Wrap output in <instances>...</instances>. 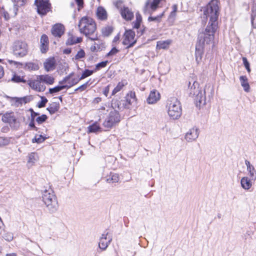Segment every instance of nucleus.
I'll return each instance as SVG.
<instances>
[{
  "label": "nucleus",
  "mask_w": 256,
  "mask_h": 256,
  "mask_svg": "<svg viewBox=\"0 0 256 256\" xmlns=\"http://www.w3.org/2000/svg\"><path fill=\"white\" fill-rule=\"evenodd\" d=\"M78 27L80 33L84 34L90 40H97L96 35H94L96 26L92 18L88 16L82 17L79 21Z\"/></svg>",
  "instance_id": "obj_1"
},
{
  "label": "nucleus",
  "mask_w": 256,
  "mask_h": 256,
  "mask_svg": "<svg viewBox=\"0 0 256 256\" xmlns=\"http://www.w3.org/2000/svg\"><path fill=\"white\" fill-rule=\"evenodd\" d=\"M220 8L218 0H211L210 2L204 8V14L210 18L208 24H216L220 14Z\"/></svg>",
  "instance_id": "obj_2"
},
{
  "label": "nucleus",
  "mask_w": 256,
  "mask_h": 256,
  "mask_svg": "<svg viewBox=\"0 0 256 256\" xmlns=\"http://www.w3.org/2000/svg\"><path fill=\"white\" fill-rule=\"evenodd\" d=\"M218 28L216 24H208L204 31L199 33L197 43L204 46L212 44Z\"/></svg>",
  "instance_id": "obj_3"
},
{
  "label": "nucleus",
  "mask_w": 256,
  "mask_h": 256,
  "mask_svg": "<svg viewBox=\"0 0 256 256\" xmlns=\"http://www.w3.org/2000/svg\"><path fill=\"white\" fill-rule=\"evenodd\" d=\"M166 108L168 116L174 120L178 119L182 112L180 103L177 98H170L167 100Z\"/></svg>",
  "instance_id": "obj_4"
},
{
  "label": "nucleus",
  "mask_w": 256,
  "mask_h": 256,
  "mask_svg": "<svg viewBox=\"0 0 256 256\" xmlns=\"http://www.w3.org/2000/svg\"><path fill=\"white\" fill-rule=\"evenodd\" d=\"M42 200L50 212H56L58 208L56 198L51 189L46 190L42 194Z\"/></svg>",
  "instance_id": "obj_5"
},
{
  "label": "nucleus",
  "mask_w": 256,
  "mask_h": 256,
  "mask_svg": "<svg viewBox=\"0 0 256 256\" xmlns=\"http://www.w3.org/2000/svg\"><path fill=\"white\" fill-rule=\"evenodd\" d=\"M188 88L190 96H196V100L200 104H205L206 97L204 96L202 91L199 88L198 82H194L191 86V82H189Z\"/></svg>",
  "instance_id": "obj_6"
},
{
  "label": "nucleus",
  "mask_w": 256,
  "mask_h": 256,
  "mask_svg": "<svg viewBox=\"0 0 256 256\" xmlns=\"http://www.w3.org/2000/svg\"><path fill=\"white\" fill-rule=\"evenodd\" d=\"M12 51L14 55L22 57L26 55L28 52V46L24 41L16 40L12 46Z\"/></svg>",
  "instance_id": "obj_7"
},
{
  "label": "nucleus",
  "mask_w": 256,
  "mask_h": 256,
  "mask_svg": "<svg viewBox=\"0 0 256 256\" xmlns=\"http://www.w3.org/2000/svg\"><path fill=\"white\" fill-rule=\"evenodd\" d=\"M120 121V116L118 112L116 110H114L110 113L104 122L103 125L105 128H110Z\"/></svg>",
  "instance_id": "obj_8"
},
{
  "label": "nucleus",
  "mask_w": 256,
  "mask_h": 256,
  "mask_svg": "<svg viewBox=\"0 0 256 256\" xmlns=\"http://www.w3.org/2000/svg\"><path fill=\"white\" fill-rule=\"evenodd\" d=\"M34 4L38 12L42 16L46 14L50 10V4L48 0H35Z\"/></svg>",
  "instance_id": "obj_9"
},
{
  "label": "nucleus",
  "mask_w": 256,
  "mask_h": 256,
  "mask_svg": "<svg viewBox=\"0 0 256 256\" xmlns=\"http://www.w3.org/2000/svg\"><path fill=\"white\" fill-rule=\"evenodd\" d=\"M40 76H37L34 80H30L28 81V84L32 89L36 92H44L46 86L44 84L42 80L40 78Z\"/></svg>",
  "instance_id": "obj_10"
},
{
  "label": "nucleus",
  "mask_w": 256,
  "mask_h": 256,
  "mask_svg": "<svg viewBox=\"0 0 256 256\" xmlns=\"http://www.w3.org/2000/svg\"><path fill=\"white\" fill-rule=\"evenodd\" d=\"M135 32L132 30H126L124 34V40L122 44L127 45V48H131L136 44V40L134 39Z\"/></svg>",
  "instance_id": "obj_11"
},
{
  "label": "nucleus",
  "mask_w": 256,
  "mask_h": 256,
  "mask_svg": "<svg viewBox=\"0 0 256 256\" xmlns=\"http://www.w3.org/2000/svg\"><path fill=\"white\" fill-rule=\"evenodd\" d=\"M199 136V129L196 126L190 128L186 134L185 139L188 142L196 140Z\"/></svg>",
  "instance_id": "obj_12"
},
{
  "label": "nucleus",
  "mask_w": 256,
  "mask_h": 256,
  "mask_svg": "<svg viewBox=\"0 0 256 256\" xmlns=\"http://www.w3.org/2000/svg\"><path fill=\"white\" fill-rule=\"evenodd\" d=\"M112 240V238L108 235V232L102 234L100 238L98 244L99 248L102 250H106Z\"/></svg>",
  "instance_id": "obj_13"
},
{
  "label": "nucleus",
  "mask_w": 256,
  "mask_h": 256,
  "mask_svg": "<svg viewBox=\"0 0 256 256\" xmlns=\"http://www.w3.org/2000/svg\"><path fill=\"white\" fill-rule=\"evenodd\" d=\"M64 28L61 24H56L52 29V35L56 37L60 38L64 33Z\"/></svg>",
  "instance_id": "obj_14"
},
{
  "label": "nucleus",
  "mask_w": 256,
  "mask_h": 256,
  "mask_svg": "<svg viewBox=\"0 0 256 256\" xmlns=\"http://www.w3.org/2000/svg\"><path fill=\"white\" fill-rule=\"evenodd\" d=\"M161 0H148L146 2L144 12H146L150 8L152 10H155Z\"/></svg>",
  "instance_id": "obj_15"
},
{
  "label": "nucleus",
  "mask_w": 256,
  "mask_h": 256,
  "mask_svg": "<svg viewBox=\"0 0 256 256\" xmlns=\"http://www.w3.org/2000/svg\"><path fill=\"white\" fill-rule=\"evenodd\" d=\"M40 49L42 53H46L48 49V38L46 34H42L40 40Z\"/></svg>",
  "instance_id": "obj_16"
},
{
  "label": "nucleus",
  "mask_w": 256,
  "mask_h": 256,
  "mask_svg": "<svg viewBox=\"0 0 256 256\" xmlns=\"http://www.w3.org/2000/svg\"><path fill=\"white\" fill-rule=\"evenodd\" d=\"M160 98V94L159 92L156 90L152 91L147 98V102L148 104H153L156 102Z\"/></svg>",
  "instance_id": "obj_17"
},
{
  "label": "nucleus",
  "mask_w": 256,
  "mask_h": 256,
  "mask_svg": "<svg viewBox=\"0 0 256 256\" xmlns=\"http://www.w3.org/2000/svg\"><path fill=\"white\" fill-rule=\"evenodd\" d=\"M120 14L122 18L126 20H130L134 18L133 12L126 6H124Z\"/></svg>",
  "instance_id": "obj_18"
},
{
  "label": "nucleus",
  "mask_w": 256,
  "mask_h": 256,
  "mask_svg": "<svg viewBox=\"0 0 256 256\" xmlns=\"http://www.w3.org/2000/svg\"><path fill=\"white\" fill-rule=\"evenodd\" d=\"M56 61L54 58H48L44 62V67L47 72L51 71L55 68Z\"/></svg>",
  "instance_id": "obj_19"
},
{
  "label": "nucleus",
  "mask_w": 256,
  "mask_h": 256,
  "mask_svg": "<svg viewBox=\"0 0 256 256\" xmlns=\"http://www.w3.org/2000/svg\"><path fill=\"white\" fill-rule=\"evenodd\" d=\"M252 180L251 178H248V176L242 178L240 180L242 187L244 190H249L252 186Z\"/></svg>",
  "instance_id": "obj_20"
},
{
  "label": "nucleus",
  "mask_w": 256,
  "mask_h": 256,
  "mask_svg": "<svg viewBox=\"0 0 256 256\" xmlns=\"http://www.w3.org/2000/svg\"><path fill=\"white\" fill-rule=\"evenodd\" d=\"M204 46L196 43V60L199 63L202 59L203 54V49Z\"/></svg>",
  "instance_id": "obj_21"
},
{
  "label": "nucleus",
  "mask_w": 256,
  "mask_h": 256,
  "mask_svg": "<svg viewBox=\"0 0 256 256\" xmlns=\"http://www.w3.org/2000/svg\"><path fill=\"white\" fill-rule=\"evenodd\" d=\"M126 100L128 104H125L124 108H129V105L136 100L135 92H129L126 96Z\"/></svg>",
  "instance_id": "obj_22"
},
{
  "label": "nucleus",
  "mask_w": 256,
  "mask_h": 256,
  "mask_svg": "<svg viewBox=\"0 0 256 256\" xmlns=\"http://www.w3.org/2000/svg\"><path fill=\"white\" fill-rule=\"evenodd\" d=\"M96 16L101 20H106L108 18V14L106 10L102 6H99L96 10Z\"/></svg>",
  "instance_id": "obj_23"
},
{
  "label": "nucleus",
  "mask_w": 256,
  "mask_h": 256,
  "mask_svg": "<svg viewBox=\"0 0 256 256\" xmlns=\"http://www.w3.org/2000/svg\"><path fill=\"white\" fill-rule=\"evenodd\" d=\"M40 80H42L44 84H46L48 85L52 84L54 83V78L49 74H43L40 75Z\"/></svg>",
  "instance_id": "obj_24"
},
{
  "label": "nucleus",
  "mask_w": 256,
  "mask_h": 256,
  "mask_svg": "<svg viewBox=\"0 0 256 256\" xmlns=\"http://www.w3.org/2000/svg\"><path fill=\"white\" fill-rule=\"evenodd\" d=\"M24 68L28 71H34L39 69V66L36 62H28L25 64Z\"/></svg>",
  "instance_id": "obj_25"
},
{
  "label": "nucleus",
  "mask_w": 256,
  "mask_h": 256,
  "mask_svg": "<svg viewBox=\"0 0 256 256\" xmlns=\"http://www.w3.org/2000/svg\"><path fill=\"white\" fill-rule=\"evenodd\" d=\"M172 43V40H168L164 41H158L157 42L156 48L158 49H167Z\"/></svg>",
  "instance_id": "obj_26"
},
{
  "label": "nucleus",
  "mask_w": 256,
  "mask_h": 256,
  "mask_svg": "<svg viewBox=\"0 0 256 256\" xmlns=\"http://www.w3.org/2000/svg\"><path fill=\"white\" fill-rule=\"evenodd\" d=\"M2 120L4 122L12 123L16 121V118L12 113H6L2 117Z\"/></svg>",
  "instance_id": "obj_27"
},
{
  "label": "nucleus",
  "mask_w": 256,
  "mask_h": 256,
  "mask_svg": "<svg viewBox=\"0 0 256 256\" xmlns=\"http://www.w3.org/2000/svg\"><path fill=\"white\" fill-rule=\"evenodd\" d=\"M106 180L108 183L118 182L119 180L118 174L110 172V175L107 176Z\"/></svg>",
  "instance_id": "obj_28"
},
{
  "label": "nucleus",
  "mask_w": 256,
  "mask_h": 256,
  "mask_svg": "<svg viewBox=\"0 0 256 256\" xmlns=\"http://www.w3.org/2000/svg\"><path fill=\"white\" fill-rule=\"evenodd\" d=\"M28 164L33 165L38 160V156L36 152H32L28 154Z\"/></svg>",
  "instance_id": "obj_29"
},
{
  "label": "nucleus",
  "mask_w": 256,
  "mask_h": 256,
  "mask_svg": "<svg viewBox=\"0 0 256 256\" xmlns=\"http://www.w3.org/2000/svg\"><path fill=\"white\" fill-rule=\"evenodd\" d=\"M240 82L242 86L244 88L246 92H248L250 89V86L248 82V78L246 76H241L240 78Z\"/></svg>",
  "instance_id": "obj_30"
},
{
  "label": "nucleus",
  "mask_w": 256,
  "mask_h": 256,
  "mask_svg": "<svg viewBox=\"0 0 256 256\" xmlns=\"http://www.w3.org/2000/svg\"><path fill=\"white\" fill-rule=\"evenodd\" d=\"M88 133L90 132H98L100 131L101 128L98 124L96 122L94 123L92 125L90 126L88 128Z\"/></svg>",
  "instance_id": "obj_31"
},
{
  "label": "nucleus",
  "mask_w": 256,
  "mask_h": 256,
  "mask_svg": "<svg viewBox=\"0 0 256 256\" xmlns=\"http://www.w3.org/2000/svg\"><path fill=\"white\" fill-rule=\"evenodd\" d=\"M247 170L252 180H255L256 179V170L253 166L248 168Z\"/></svg>",
  "instance_id": "obj_32"
},
{
  "label": "nucleus",
  "mask_w": 256,
  "mask_h": 256,
  "mask_svg": "<svg viewBox=\"0 0 256 256\" xmlns=\"http://www.w3.org/2000/svg\"><path fill=\"white\" fill-rule=\"evenodd\" d=\"M80 80V78H72V76H70V79L68 81V84L66 85L67 86L66 88H70L72 86L76 84Z\"/></svg>",
  "instance_id": "obj_33"
},
{
  "label": "nucleus",
  "mask_w": 256,
  "mask_h": 256,
  "mask_svg": "<svg viewBox=\"0 0 256 256\" xmlns=\"http://www.w3.org/2000/svg\"><path fill=\"white\" fill-rule=\"evenodd\" d=\"M31 100L30 96H24L20 98H16V102L18 104H22L30 102Z\"/></svg>",
  "instance_id": "obj_34"
},
{
  "label": "nucleus",
  "mask_w": 256,
  "mask_h": 256,
  "mask_svg": "<svg viewBox=\"0 0 256 256\" xmlns=\"http://www.w3.org/2000/svg\"><path fill=\"white\" fill-rule=\"evenodd\" d=\"M66 87H67V86H64V85L56 86L54 88H50L49 92L51 94L56 93V92H58L62 90L64 88H66Z\"/></svg>",
  "instance_id": "obj_35"
},
{
  "label": "nucleus",
  "mask_w": 256,
  "mask_h": 256,
  "mask_svg": "<svg viewBox=\"0 0 256 256\" xmlns=\"http://www.w3.org/2000/svg\"><path fill=\"white\" fill-rule=\"evenodd\" d=\"M82 41V38H74V37H70L69 38L66 44H68L72 45L75 44L79 43Z\"/></svg>",
  "instance_id": "obj_36"
},
{
  "label": "nucleus",
  "mask_w": 256,
  "mask_h": 256,
  "mask_svg": "<svg viewBox=\"0 0 256 256\" xmlns=\"http://www.w3.org/2000/svg\"><path fill=\"white\" fill-rule=\"evenodd\" d=\"M59 106L56 104H52L50 106L47 108V110L50 114H54L58 110Z\"/></svg>",
  "instance_id": "obj_37"
},
{
  "label": "nucleus",
  "mask_w": 256,
  "mask_h": 256,
  "mask_svg": "<svg viewBox=\"0 0 256 256\" xmlns=\"http://www.w3.org/2000/svg\"><path fill=\"white\" fill-rule=\"evenodd\" d=\"M124 85L125 83L124 82H119L116 86L112 92V95H114L120 92Z\"/></svg>",
  "instance_id": "obj_38"
},
{
  "label": "nucleus",
  "mask_w": 256,
  "mask_h": 256,
  "mask_svg": "<svg viewBox=\"0 0 256 256\" xmlns=\"http://www.w3.org/2000/svg\"><path fill=\"white\" fill-rule=\"evenodd\" d=\"M11 80H12V81L14 82H22L23 83L26 82V80L24 79L23 77H21L20 76H18L16 74H14Z\"/></svg>",
  "instance_id": "obj_39"
},
{
  "label": "nucleus",
  "mask_w": 256,
  "mask_h": 256,
  "mask_svg": "<svg viewBox=\"0 0 256 256\" xmlns=\"http://www.w3.org/2000/svg\"><path fill=\"white\" fill-rule=\"evenodd\" d=\"M112 106L114 108H118V110H121L122 108L124 107V106H121V102L117 100H113L112 102Z\"/></svg>",
  "instance_id": "obj_40"
},
{
  "label": "nucleus",
  "mask_w": 256,
  "mask_h": 256,
  "mask_svg": "<svg viewBox=\"0 0 256 256\" xmlns=\"http://www.w3.org/2000/svg\"><path fill=\"white\" fill-rule=\"evenodd\" d=\"M2 238L8 242H10L13 240V234L10 232H6L2 236Z\"/></svg>",
  "instance_id": "obj_41"
},
{
  "label": "nucleus",
  "mask_w": 256,
  "mask_h": 256,
  "mask_svg": "<svg viewBox=\"0 0 256 256\" xmlns=\"http://www.w3.org/2000/svg\"><path fill=\"white\" fill-rule=\"evenodd\" d=\"M94 72V70H86L82 74L80 78V80H83L86 78L91 76Z\"/></svg>",
  "instance_id": "obj_42"
},
{
  "label": "nucleus",
  "mask_w": 256,
  "mask_h": 256,
  "mask_svg": "<svg viewBox=\"0 0 256 256\" xmlns=\"http://www.w3.org/2000/svg\"><path fill=\"white\" fill-rule=\"evenodd\" d=\"M113 30V28L110 26L105 27L102 30V34L105 36H109Z\"/></svg>",
  "instance_id": "obj_43"
},
{
  "label": "nucleus",
  "mask_w": 256,
  "mask_h": 256,
  "mask_svg": "<svg viewBox=\"0 0 256 256\" xmlns=\"http://www.w3.org/2000/svg\"><path fill=\"white\" fill-rule=\"evenodd\" d=\"M45 140V138L42 135L36 136L32 140V142L41 143Z\"/></svg>",
  "instance_id": "obj_44"
},
{
  "label": "nucleus",
  "mask_w": 256,
  "mask_h": 256,
  "mask_svg": "<svg viewBox=\"0 0 256 256\" xmlns=\"http://www.w3.org/2000/svg\"><path fill=\"white\" fill-rule=\"evenodd\" d=\"M115 6L120 11V12L122 10L124 6L122 2V0H118L114 3Z\"/></svg>",
  "instance_id": "obj_45"
},
{
  "label": "nucleus",
  "mask_w": 256,
  "mask_h": 256,
  "mask_svg": "<svg viewBox=\"0 0 256 256\" xmlns=\"http://www.w3.org/2000/svg\"><path fill=\"white\" fill-rule=\"evenodd\" d=\"M47 118L48 117L46 114H42L36 118V121L38 124H40L45 122Z\"/></svg>",
  "instance_id": "obj_46"
},
{
  "label": "nucleus",
  "mask_w": 256,
  "mask_h": 256,
  "mask_svg": "<svg viewBox=\"0 0 256 256\" xmlns=\"http://www.w3.org/2000/svg\"><path fill=\"white\" fill-rule=\"evenodd\" d=\"M85 56V52L84 50H79L76 54L75 56V59L76 60H79L80 58H84Z\"/></svg>",
  "instance_id": "obj_47"
},
{
  "label": "nucleus",
  "mask_w": 256,
  "mask_h": 256,
  "mask_svg": "<svg viewBox=\"0 0 256 256\" xmlns=\"http://www.w3.org/2000/svg\"><path fill=\"white\" fill-rule=\"evenodd\" d=\"M163 16V14H162L158 16H157L152 17V16H150L148 18V21H156L157 22H160L161 20V18Z\"/></svg>",
  "instance_id": "obj_48"
},
{
  "label": "nucleus",
  "mask_w": 256,
  "mask_h": 256,
  "mask_svg": "<svg viewBox=\"0 0 256 256\" xmlns=\"http://www.w3.org/2000/svg\"><path fill=\"white\" fill-rule=\"evenodd\" d=\"M41 98L42 100L38 104V107L40 108L44 107L48 102V100L44 96H42Z\"/></svg>",
  "instance_id": "obj_49"
},
{
  "label": "nucleus",
  "mask_w": 256,
  "mask_h": 256,
  "mask_svg": "<svg viewBox=\"0 0 256 256\" xmlns=\"http://www.w3.org/2000/svg\"><path fill=\"white\" fill-rule=\"evenodd\" d=\"M242 61H243L244 64L248 72H250V64H249L248 62V61L246 58L245 57L242 58Z\"/></svg>",
  "instance_id": "obj_50"
},
{
  "label": "nucleus",
  "mask_w": 256,
  "mask_h": 256,
  "mask_svg": "<svg viewBox=\"0 0 256 256\" xmlns=\"http://www.w3.org/2000/svg\"><path fill=\"white\" fill-rule=\"evenodd\" d=\"M251 22L254 28H256V14L252 13Z\"/></svg>",
  "instance_id": "obj_51"
},
{
  "label": "nucleus",
  "mask_w": 256,
  "mask_h": 256,
  "mask_svg": "<svg viewBox=\"0 0 256 256\" xmlns=\"http://www.w3.org/2000/svg\"><path fill=\"white\" fill-rule=\"evenodd\" d=\"M118 52L119 50L116 48L114 47L108 53L107 56H113L116 54Z\"/></svg>",
  "instance_id": "obj_52"
},
{
  "label": "nucleus",
  "mask_w": 256,
  "mask_h": 256,
  "mask_svg": "<svg viewBox=\"0 0 256 256\" xmlns=\"http://www.w3.org/2000/svg\"><path fill=\"white\" fill-rule=\"evenodd\" d=\"M106 64H107V61L102 62H100V63L96 64V70H98L100 68H104L106 66Z\"/></svg>",
  "instance_id": "obj_53"
},
{
  "label": "nucleus",
  "mask_w": 256,
  "mask_h": 256,
  "mask_svg": "<svg viewBox=\"0 0 256 256\" xmlns=\"http://www.w3.org/2000/svg\"><path fill=\"white\" fill-rule=\"evenodd\" d=\"M88 86V82H86L85 84H83L82 85L80 86L76 90H80V91H83L84 90H85Z\"/></svg>",
  "instance_id": "obj_54"
},
{
  "label": "nucleus",
  "mask_w": 256,
  "mask_h": 256,
  "mask_svg": "<svg viewBox=\"0 0 256 256\" xmlns=\"http://www.w3.org/2000/svg\"><path fill=\"white\" fill-rule=\"evenodd\" d=\"M78 6V10L80 11L84 7L83 0H75Z\"/></svg>",
  "instance_id": "obj_55"
},
{
  "label": "nucleus",
  "mask_w": 256,
  "mask_h": 256,
  "mask_svg": "<svg viewBox=\"0 0 256 256\" xmlns=\"http://www.w3.org/2000/svg\"><path fill=\"white\" fill-rule=\"evenodd\" d=\"M72 74H69L68 76L64 78L62 81L59 82V84H68V81L70 79V77Z\"/></svg>",
  "instance_id": "obj_56"
},
{
  "label": "nucleus",
  "mask_w": 256,
  "mask_h": 256,
  "mask_svg": "<svg viewBox=\"0 0 256 256\" xmlns=\"http://www.w3.org/2000/svg\"><path fill=\"white\" fill-rule=\"evenodd\" d=\"M30 111L31 112V120L34 118V120L35 116H38V114L34 112L32 108L30 109Z\"/></svg>",
  "instance_id": "obj_57"
},
{
  "label": "nucleus",
  "mask_w": 256,
  "mask_h": 256,
  "mask_svg": "<svg viewBox=\"0 0 256 256\" xmlns=\"http://www.w3.org/2000/svg\"><path fill=\"white\" fill-rule=\"evenodd\" d=\"M252 13L256 14V0H253V4L252 8Z\"/></svg>",
  "instance_id": "obj_58"
},
{
  "label": "nucleus",
  "mask_w": 256,
  "mask_h": 256,
  "mask_svg": "<svg viewBox=\"0 0 256 256\" xmlns=\"http://www.w3.org/2000/svg\"><path fill=\"white\" fill-rule=\"evenodd\" d=\"M136 21L139 22H142V17L141 15L138 12H137L136 14Z\"/></svg>",
  "instance_id": "obj_59"
},
{
  "label": "nucleus",
  "mask_w": 256,
  "mask_h": 256,
  "mask_svg": "<svg viewBox=\"0 0 256 256\" xmlns=\"http://www.w3.org/2000/svg\"><path fill=\"white\" fill-rule=\"evenodd\" d=\"M34 118L32 120H31L30 124H29V126L30 127V128H33L34 130H37V128L35 126H34Z\"/></svg>",
  "instance_id": "obj_60"
},
{
  "label": "nucleus",
  "mask_w": 256,
  "mask_h": 256,
  "mask_svg": "<svg viewBox=\"0 0 256 256\" xmlns=\"http://www.w3.org/2000/svg\"><path fill=\"white\" fill-rule=\"evenodd\" d=\"M109 90H110V86H106L105 88H104V94L107 96H108V93L109 92Z\"/></svg>",
  "instance_id": "obj_61"
},
{
  "label": "nucleus",
  "mask_w": 256,
  "mask_h": 256,
  "mask_svg": "<svg viewBox=\"0 0 256 256\" xmlns=\"http://www.w3.org/2000/svg\"><path fill=\"white\" fill-rule=\"evenodd\" d=\"M140 23L141 22H139L135 21L134 22V28H138L140 26Z\"/></svg>",
  "instance_id": "obj_62"
},
{
  "label": "nucleus",
  "mask_w": 256,
  "mask_h": 256,
  "mask_svg": "<svg viewBox=\"0 0 256 256\" xmlns=\"http://www.w3.org/2000/svg\"><path fill=\"white\" fill-rule=\"evenodd\" d=\"M4 70L3 67L0 65V79L4 76Z\"/></svg>",
  "instance_id": "obj_63"
},
{
  "label": "nucleus",
  "mask_w": 256,
  "mask_h": 256,
  "mask_svg": "<svg viewBox=\"0 0 256 256\" xmlns=\"http://www.w3.org/2000/svg\"><path fill=\"white\" fill-rule=\"evenodd\" d=\"M26 0H17V2L20 6H22L25 3Z\"/></svg>",
  "instance_id": "obj_64"
}]
</instances>
